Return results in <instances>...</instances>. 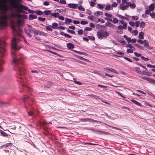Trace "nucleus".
Returning <instances> with one entry per match:
<instances>
[{
    "label": "nucleus",
    "instance_id": "obj_9",
    "mask_svg": "<svg viewBox=\"0 0 155 155\" xmlns=\"http://www.w3.org/2000/svg\"><path fill=\"white\" fill-rule=\"evenodd\" d=\"M34 34V36H37V35H40L45 36L46 34L44 32L38 30H35L33 31Z\"/></svg>",
    "mask_w": 155,
    "mask_h": 155
},
{
    "label": "nucleus",
    "instance_id": "obj_17",
    "mask_svg": "<svg viewBox=\"0 0 155 155\" xmlns=\"http://www.w3.org/2000/svg\"><path fill=\"white\" fill-rule=\"evenodd\" d=\"M16 16L18 18H23L26 19L27 18V16L25 15H21L19 14H16Z\"/></svg>",
    "mask_w": 155,
    "mask_h": 155
},
{
    "label": "nucleus",
    "instance_id": "obj_22",
    "mask_svg": "<svg viewBox=\"0 0 155 155\" xmlns=\"http://www.w3.org/2000/svg\"><path fill=\"white\" fill-rule=\"evenodd\" d=\"M72 51H73L75 52V53H77V54H82V55H87V54L86 53H84V52H81V51H76V50H72Z\"/></svg>",
    "mask_w": 155,
    "mask_h": 155
},
{
    "label": "nucleus",
    "instance_id": "obj_10",
    "mask_svg": "<svg viewBox=\"0 0 155 155\" xmlns=\"http://www.w3.org/2000/svg\"><path fill=\"white\" fill-rule=\"evenodd\" d=\"M17 24L18 26H22L25 25V23L23 20L18 18L17 19Z\"/></svg>",
    "mask_w": 155,
    "mask_h": 155
},
{
    "label": "nucleus",
    "instance_id": "obj_49",
    "mask_svg": "<svg viewBox=\"0 0 155 155\" xmlns=\"http://www.w3.org/2000/svg\"><path fill=\"white\" fill-rule=\"evenodd\" d=\"M88 23L87 21H81V24L82 25H85Z\"/></svg>",
    "mask_w": 155,
    "mask_h": 155
},
{
    "label": "nucleus",
    "instance_id": "obj_30",
    "mask_svg": "<svg viewBox=\"0 0 155 155\" xmlns=\"http://www.w3.org/2000/svg\"><path fill=\"white\" fill-rule=\"evenodd\" d=\"M107 70H108V71H111L112 72L116 74L118 73L117 71H116L114 69H113L110 68H107Z\"/></svg>",
    "mask_w": 155,
    "mask_h": 155
},
{
    "label": "nucleus",
    "instance_id": "obj_20",
    "mask_svg": "<svg viewBox=\"0 0 155 155\" xmlns=\"http://www.w3.org/2000/svg\"><path fill=\"white\" fill-rule=\"evenodd\" d=\"M51 11L49 10H45L43 12V15H50L51 14Z\"/></svg>",
    "mask_w": 155,
    "mask_h": 155
},
{
    "label": "nucleus",
    "instance_id": "obj_21",
    "mask_svg": "<svg viewBox=\"0 0 155 155\" xmlns=\"http://www.w3.org/2000/svg\"><path fill=\"white\" fill-rule=\"evenodd\" d=\"M37 17V16L35 15L31 14L29 15L28 18L29 20H31L33 19H35Z\"/></svg>",
    "mask_w": 155,
    "mask_h": 155
},
{
    "label": "nucleus",
    "instance_id": "obj_3",
    "mask_svg": "<svg viewBox=\"0 0 155 155\" xmlns=\"http://www.w3.org/2000/svg\"><path fill=\"white\" fill-rule=\"evenodd\" d=\"M9 3L13 8L18 9V11H21L20 9L25 10H28V7L20 4L19 0H16V1H13L12 0H10Z\"/></svg>",
    "mask_w": 155,
    "mask_h": 155
},
{
    "label": "nucleus",
    "instance_id": "obj_47",
    "mask_svg": "<svg viewBox=\"0 0 155 155\" xmlns=\"http://www.w3.org/2000/svg\"><path fill=\"white\" fill-rule=\"evenodd\" d=\"M38 19L39 21H45V19H46L45 18L40 17H38Z\"/></svg>",
    "mask_w": 155,
    "mask_h": 155
},
{
    "label": "nucleus",
    "instance_id": "obj_37",
    "mask_svg": "<svg viewBox=\"0 0 155 155\" xmlns=\"http://www.w3.org/2000/svg\"><path fill=\"white\" fill-rule=\"evenodd\" d=\"M105 15L107 18H111L112 17V15L111 14H109L107 13H104Z\"/></svg>",
    "mask_w": 155,
    "mask_h": 155
},
{
    "label": "nucleus",
    "instance_id": "obj_55",
    "mask_svg": "<svg viewBox=\"0 0 155 155\" xmlns=\"http://www.w3.org/2000/svg\"><path fill=\"white\" fill-rule=\"evenodd\" d=\"M67 31L68 32L72 34H74L75 32L73 30H71L68 29L67 30Z\"/></svg>",
    "mask_w": 155,
    "mask_h": 155
},
{
    "label": "nucleus",
    "instance_id": "obj_19",
    "mask_svg": "<svg viewBox=\"0 0 155 155\" xmlns=\"http://www.w3.org/2000/svg\"><path fill=\"white\" fill-rule=\"evenodd\" d=\"M116 53L117 54L119 55H115V56L117 57H121L122 56H124V53L120 51H116Z\"/></svg>",
    "mask_w": 155,
    "mask_h": 155
},
{
    "label": "nucleus",
    "instance_id": "obj_14",
    "mask_svg": "<svg viewBox=\"0 0 155 155\" xmlns=\"http://www.w3.org/2000/svg\"><path fill=\"white\" fill-rule=\"evenodd\" d=\"M67 5L68 7L73 9L76 8L78 6V4L74 3L68 4Z\"/></svg>",
    "mask_w": 155,
    "mask_h": 155
},
{
    "label": "nucleus",
    "instance_id": "obj_41",
    "mask_svg": "<svg viewBox=\"0 0 155 155\" xmlns=\"http://www.w3.org/2000/svg\"><path fill=\"white\" fill-rule=\"evenodd\" d=\"M92 30V28L88 27H86L84 29V31L85 32H87L88 31H91Z\"/></svg>",
    "mask_w": 155,
    "mask_h": 155
},
{
    "label": "nucleus",
    "instance_id": "obj_60",
    "mask_svg": "<svg viewBox=\"0 0 155 155\" xmlns=\"http://www.w3.org/2000/svg\"><path fill=\"white\" fill-rule=\"evenodd\" d=\"M140 21H137L135 22V25H136V27H138L139 26V25H140Z\"/></svg>",
    "mask_w": 155,
    "mask_h": 155
},
{
    "label": "nucleus",
    "instance_id": "obj_58",
    "mask_svg": "<svg viewBox=\"0 0 155 155\" xmlns=\"http://www.w3.org/2000/svg\"><path fill=\"white\" fill-rule=\"evenodd\" d=\"M58 18L61 20H64V17L62 16H60V15H59V17H58Z\"/></svg>",
    "mask_w": 155,
    "mask_h": 155
},
{
    "label": "nucleus",
    "instance_id": "obj_57",
    "mask_svg": "<svg viewBox=\"0 0 155 155\" xmlns=\"http://www.w3.org/2000/svg\"><path fill=\"white\" fill-rule=\"evenodd\" d=\"M90 4V5L92 7H94L95 4V3L93 1H91Z\"/></svg>",
    "mask_w": 155,
    "mask_h": 155
},
{
    "label": "nucleus",
    "instance_id": "obj_39",
    "mask_svg": "<svg viewBox=\"0 0 155 155\" xmlns=\"http://www.w3.org/2000/svg\"><path fill=\"white\" fill-rule=\"evenodd\" d=\"M78 9L81 11H84L85 9L81 5H80L78 7Z\"/></svg>",
    "mask_w": 155,
    "mask_h": 155
},
{
    "label": "nucleus",
    "instance_id": "obj_34",
    "mask_svg": "<svg viewBox=\"0 0 155 155\" xmlns=\"http://www.w3.org/2000/svg\"><path fill=\"white\" fill-rule=\"evenodd\" d=\"M35 13L38 15H43V12H42L40 10H37L35 11Z\"/></svg>",
    "mask_w": 155,
    "mask_h": 155
},
{
    "label": "nucleus",
    "instance_id": "obj_50",
    "mask_svg": "<svg viewBox=\"0 0 155 155\" xmlns=\"http://www.w3.org/2000/svg\"><path fill=\"white\" fill-rule=\"evenodd\" d=\"M59 2L61 4H65L66 3V1L65 0H60Z\"/></svg>",
    "mask_w": 155,
    "mask_h": 155
},
{
    "label": "nucleus",
    "instance_id": "obj_52",
    "mask_svg": "<svg viewBox=\"0 0 155 155\" xmlns=\"http://www.w3.org/2000/svg\"><path fill=\"white\" fill-rule=\"evenodd\" d=\"M150 16L152 18H154L155 17V13L153 12L150 14Z\"/></svg>",
    "mask_w": 155,
    "mask_h": 155
},
{
    "label": "nucleus",
    "instance_id": "obj_44",
    "mask_svg": "<svg viewBox=\"0 0 155 155\" xmlns=\"http://www.w3.org/2000/svg\"><path fill=\"white\" fill-rule=\"evenodd\" d=\"M132 20H137L139 19L138 17L137 16H132Z\"/></svg>",
    "mask_w": 155,
    "mask_h": 155
},
{
    "label": "nucleus",
    "instance_id": "obj_59",
    "mask_svg": "<svg viewBox=\"0 0 155 155\" xmlns=\"http://www.w3.org/2000/svg\"><path fill=\"white\" fill-rule=\"evenodd\" d=\"M127 52L128 53H132L133 52V51L132 50L128 49L127 50Z\"/></svg>",
    "mask_w": 155,
    "mask_h": 155
},
{
    "label": "nucleus",
    "instance_id": "obj_64",
    "mask_svg": "<svg viewBox=\"0 0 155 155\" xmlns=\"http://www.w3.org/2000/svg\"><path fill=\"white\" fill-rule=\"evenodd\" d=\"M43 5L45 6H48L49 5V3L48 2H43Z\"/></svg>",
    "mask_w": 155,
    "mask_h": 155
},
{
    "label": "nucleus",
    "instance_id": "obj_31",
    "mask_svg": "<svg viewBox=\"0 0 155 155\" xmlns=\"http://www.w3.org/2000/svg\"><path fill=\"white\" fill-rule=\"evenodd\" d=\"M52 26L51 25H49L48 26L46 25L45 26V28L46 29L50 31H52V29L51 28Z\"/></svg>",
    "mask_w": 155,
    "mask_h": 155
},
{
    "label": "nucleus",
    "instance_id": "obj_29",
    "mask_svg": "<svg viewBox=\"0 0 155 155\" xmlns=\"http://www.w3.org/2000/svg\"><path fill=\"white\" fill-rule=\"evenodd\" d=\"M97 5L98 8L100 9H102L104 8L105 6L104 4L102 5L100 4H98Z\"/></svg>",
    "mask_w": 155,
    "mask_h": 155
},
{
    "label": "nucleus",
    "instance_id": "obj_11",
    "mask_svg": "<svg viewBox=\"0 0 155 155\" xmlns=\"http://www.w3.org/2000/svg\"><path fill=\"white\" fill-rule=\"evenodd\" d=\"M128 8L127 3V4H120V9L122 10H125Z\"/></svg>",
    "mask_w": 155,
    "mask_h": 155
},
{
    "label": "nucleus",
    "instance_id": "obj_12",
    "mask_svg": "<svg viewBox=\"0 0 155 155\" xmlns=\"http://www.w3.org/2000/svg\"><path fill=\"white\" fill-rule=\"evenodd\" d=\"M105 19L109 21H112L114 24H116L118 21V19L115 18H114L113 20L111 18H107L106 17L105 18Z\"/></svg>",
    "mask_w": 155,
    "mask_h": 155
},
{
    "label": "nucleus",
    "instance_id": "obj_43",
    "mask_svg": "<svg viewBox=\"0 0 155 155\" xmlns=\"http://www.w3.org/2000/svg\"><path fill=\"white\" fill-rule=\"evenodd\" d=\"M94 17V16L92 15H89L87 16V18L88 19H89L92 21H93Z\"/></svg>",
    "mask_w": 155,
    "mask_h": 155
},
{
    "label": "nucleus",
    "instance_id": "obj_40",
    "mask_svg": "<svg viewBox=\"0 0 155 155\" xmlns=\"http://www.w3.org/2000/svg\"><path fill=\"white\" fill-rule=\"evenodd\" d=\"M131 101H132V102H133L134 104H135L138 105L140 106H141V104L139 102H137V101L135 100H131Z\"/></svg>",
    "mask_w": 155,
    "mask_h": 155
},
{
    "label": "nucleus",
    "instance_id": "obj_62",
    "mask_svg": "<svg viewBox=\"0 0 155 155\" xmlns=\"http://www.w3.org/2000/svg\"><path fill=\"white\" fill-rule=\"evenodd\" d=\"M145 24V23L144 22H141L140 23V26L141 27H144Z\"/></svg>",
    "mask_w": 155,
    "mask_h": 155
},
{
    "label": "nucleus",
    "instance_id": "obj_15",
    "mask_svg": "<svg viewBox=\"0 0 155 155\" xmlns=\"http://www.w3.org/2000/svg\"><path fill=\"white\" fill-rule=\"evenodd\" d=\"M127 5L128 7L129 6L131 9H134L136 7V5L134 3H132L130 2H127Z\"/></svg>",
    "mask_w": 155,
    "mask_h": 155
},
{
    "label": "nucleus",
    "instance_id": "obj_5",
    "mask_svg": "<svg viewBox=\"0 0 155 155\" xmlns=\"http://www.w3.org/2000/svg\"><path fill=\"white\" fill-rule=\"evenodd\" d=\"M8 18V15L6 14L2 15L0 18V26L5 27L7 25V20Z\"/></svg>",
    "mask_w": 155,
    "mask_h": 155
},
{
    "label": "nucleus",
    "instance_id": "obj_42",
    "mask_svg": "<svg viewBox=\"0 0 155 155\" xmlns=\"http://www.w3.org/2000/svg\"><path fill=\"white\" fill-rule=\"evenodd\" d=\"M65 22L66 23H71L72 22V20L70 19L66 18L65 19Z\"/></svg>",
    "mask_w": 155,
    "mask_h": 155
},
{
    "label": "nucleus",
    "instance_id": "obj_6",
    "mask_svg": "<svg viewBox=\"0 0 155 155\" xmlns=\"http://www.w3.org/2000/svg\"><path fill=\"white\" fill-rule=\"evenodd\" d=\"M97 35L99 39H102L109 35V33L106 31L101 30L97 32Z\"/></svg>",
    "mask_w": 155,
    "mask_h": 155
},
{
    "label": "nucleus",
    "instance_id": "obj_16",
    "mask_svg": "<svg viewBox=\"0 0 155 155\" xmlns=\"http://www.w3.org/2000/svg\"><path fill=\"white\" fill-rule=\"evenodd\" d=\"M67 47L68 49H71L74 48V45L71 43H68L67 44Z\"/></svg>",
    "mask_w": 155,
    "mask_h": 155
},
{
    "label": "nucleus",
    "instance_id": "obj_63",
    "mask_svg": "<svg viewBox=\"0 0 155 155\" xmlns=\"http://www.w3.org/2000/svg\"><path fill=\"white\" fill-rule=\"evenodd\" d=\"M126 46L129 48H133V47L132 45L130 44H127Z\"/></svg>",
    "mask_w": 155,
    "mask_h": 155
},
{
    "label": "nucleus",
    "instance_id": "obj_53",
    "mask_svg": "<svg viewBox=\"0 0 155 155\" xmlns=\"http://www.w3.org/2000/svg\"><path fill=\"white\" fill-rule=\"evenodd\" d=\"M25 31L26 32V33L28 35L29 37H31V35L30 34V31L29 29L28 30V31L26 29H25Z\"/></svg>",
    "mask_w": 155,
    "mask_h": 155
},
{
    "label": "nucleus",
    "instance_id": "obj_36",
    "mask_svg": "<svg viewBox=\"0 0 155 155\" xmlns=\"http://www.w3.org/2000/svg\"><path fill=\"white\" fill-rule=\"evenodd\" d=\"M55 11H58L59 12L62 13V12H65L66 11V10L64 9H56L55 10Z\"/></svg>",
    "mask_w": 155,
    "mask_h": 155
},
{
    "label": "nucleus",
    "instance_id": "obj_2",
    "mask_svg": "<svg viewBox=\"0 0 155 155\" xmlns=\"http://www.w3.org/2000/svg\"><path fill=\"white\" fill-rule=\"evenodd\" d=\"M5 45V42L0 40V71H1L3 70L1 65L4 63V61L2 58L5 55L6 52V50L4 47Z\"/></svg>",
    "mask_w": 155,
    "mask_h": 155
},
{
    "label": "nucleus",
    "instance_id": "obj_54",
    "mask_svg": "<svg viewBox=\"0 0 155 155\" xmlns=\"http://www.w3.org/2000/svg\"><path fill=\"white\" fill-rule=\"evenodd\" d=\"M83 33V31L82 30L80 29L78 31V34L79 35H81Z\"/></svg>",
    "mask_w": 155,
    "mask_h": 155
},
{
    "label": "nucleus",
    "instance_id": "obj_7",
    "mask_svg": "<svg viewBox=\"0 0 155 155\" xmlns=\"http://www.w3.org/2000/svg\"><path fill=\"white\" fill-rule=\"evenodd\" d=\"M11 28L13 31L16 32L17 33L21 32V30L18 28L15 23L12 21H11Z\"/></svg>",
    "mask_w": 155,
    "mask_h": 155
},
{
    "label": "nucleus",
    "instance_id": "obj_45",
    "mask_svg": "<svg viewBox=\"0 0 155 155\" xmlns=\"http://www.w3.org/2000/svg\"><path fill=\"white\" fill-rule=\"evenodd\" d=\"M139 38L140 39H143V33L142 32H141L140 33L139 35Z\"/></svg>",
    "mask_w": 155,
    "mask_h": 155
},
{
    "label": "nucleus",
    "instance_id": "obj_18",
    "mask_svg": "<svg viewBox=\"0 0 155 155\" xmlns=\"http://www.w3.org/2000/svg\"><path fill=\"white\" fill-rule=\"evenodd\" d=\"M94 14L97 16H99L100 15H102L103 14V12L101 11H97L94 12Z\"/></svg>",
    "mask_w": 155,
    "mask_h": 155
},
{
    "label": "nucleus",
    "instance_id": "obj_61",
    "mask_svg": "<svg viewBox=\"0 0 155 155\" xmlns=\"http://www.w3.org/2000/svg\"><path fill=\"white\" fill-rule=\"evenodd\" d=\"M134 54L135 55V56L137 57L141 56V54L140 53H138L137 52H134Z\"/></svg>",
    "mask_w": 155,
    "mask_h": 155
},
{
    "label": "nucleus",
    "instance_id": "obj_27",
    "mask_svg": "<svg viewBox=\"0 0 155 155\" xmlns=\"http://www.w3.org/2000/svg\"><path fill=\"white\" fill-rule=\"evenodd\" d=\"M123 37L124 38L126 39L128 42H131V39L130 38L128 37L127 36L125 35H124Z\"/></svg>",
    "mask_w": 155,
    "mask_h": 155
},
{
    "label": "nucleus",
    "instance_id": "obj_46",
    "mask_svg": "<svg viewBox=\"0 0 155 155\" xmlns=\"http://www.w3.org/2000/svg\"><path fill=\"white\" fill-rule=\"evenodd\" d=\"M132 33L134 35H137L138 33V31L137 30H134L133 31Z\"/></svg>",
    "mask_w": 155,
    "mask_h": 155
},
{
    "label": "nucleus",
    "instance_id": "obj_32",
    "mask_svg": "<svg viewBox=\"0 0 155 155\" xmlns=\"http://www.w3.org/2000/svg\"><path fill=\"white\" fill-rule=\"evenodd\" d=\"M52 27L54 29H57V26H58V24L55 22H54L52 24Z\"/></svg>",
    "mask_w": 155,
    "mask_h": 155
},
{
    "label": "nucleus",
    "instance_id": "obj_28",
    "mask_svg": "<svg viewBox=\"0 0 155 155\" xmlns=\"http://www.w3.org/2000/svg\"><path fill=\"white\" fill-rule=\"evenodd\" d=\"M0 132L2 135L4 137H7L8 136V134L0 130Z\"/></svg>",
    "mask_w": 155,
    "mask_h": 155
},
{
    "label": "nucleus",
    "instance_id": "obj_33",
    "mask_svg": "<svg viewBox=\"0 0 155 155\" xmlns=\"http://www.w3.org/2000/svg\"><path fill=\"white\" fill-rule=\"evenodd\" d=\"M77 57L79 59H80L81 60H84V61H87V62H89V61L88 60L86 59H85V58H84L82 57H80L79 56H77Z\"/></svg>",
    "mask_w": 155,
    "mask_h": 155
},
{
    "label": "nucleus",
    "instance_id": "obj_38",
    "mask_svg": "<svg viewBox=\"0 0 155 155\" xmlns=\"http://www.w3.org/2000/svg\"><path fill=\"white\" fill-rule=\"evenodd\" d=\"M149 43L148 41H146V48H147L150 50L152 49V47L149 46Z\"/></svg>",
    "mask_w": 155,
    "mask_h": 155
},
{
    "label": "nucleus",
    "instance_id": "obj_56",
    "mask_svg": "<svg viewBox=\"0 0 155 155\" xmlns=\"http://www.w3.org/2000/svg\"><path fill=\"white\" fill-rule=\"evenodd\" d=\"M129 24L130 26L132 27L134 26L135 25V23L133 21H130L129 22Z\"/></svg>",
    "mask_w": 155,
    "mask_h": 155
},
{
    "label": "nucleus",
    "instance_id": "obj_48",
    "mask_svg": "<svg viewBox=\"0 0 155 155\" xmlns=\"http://www.w3.org/2000/svg\"><path fill=\"white\" fill-rule=\"evenodd\" d=\"M64 34L63 35L62 34H61L62 35H63L65 37H66L67 38H71V36L69 35L68 34H66V33H64L63 32H62Z\"/></svg>",
    "mask_w": 155,
    "mask_h": 155
},
{
    "label": "nucleus",
    "instance_id": "obj_13",
    "mask_svg": "<svg viewBox=\"0 0 155 155\" xmlns=\"http://www.w3.org/2000/svg\"><path fill=\"white\" fill-rule=\"evenodd\" d=\"M105 25L106 26L108 27H110L115 29L116 28L117 26H116L112 23L108 21L105 23Z\"/></svg>",
    "mask_w": 155,
    "mask_h": 155
},
{
    "label": "nucleus",
    "instance_id": "obj_1",
    "mask_svg": "<svg viewBox=\"0 0 155 155\" xmlns=\"http://www.w3.org/2000/svg\"><path fill=\"white\" fill-rule=\"evenodd\" d=\"M19 41L14 38L11 41V54L12 58V63L16 67L17 73L16 77L19 78L17 80L18 81L21 83H25L26 81L25 79L19 77V76H22L24 74V69L22 65V59L23 55L21 54H15L16 51L19 50L20 47L19 44Z\"/></svg>",
    "mask_w": 155,
    "mask_h": 155
},
{
    "label": "nucleus",
    "instance_id": "obj_4",
    "mask_svg": "<svg viewBox=\"0 0 155 155\" xmlns=\"http://www.w3.org/2000/svg\"><path fill=\"white\" fill-rule=\"evenodd\" d=\"M120 22L121 24L123 25L122 26L121 25H120L117 27H116V28H117L116 31L118 33L122 34L123 32L121 30L123 29H125L127 28V23L126 21L123 20H120Z\"/></svg>",
    "mask_w": 155,
    "mask_h": 155
},
{
    "label": "nucleus",
    "instance_id": "obj_23",
    "mask_svg": "<svg viewBox=\"0 0 155 155\" xmlns=\"http://www.w3.org/2000/svg\"><path fill=\"white\" fill-rule=\"evenodd\" d=\"M155 7V4H152L149 6V9L150 11H153Z\"/></svg>",
    "mask_w": 155,
    "mask_h": 155
},
{
    "label": "nucleus",
    "instance_id": "obj_26",
    "mask_svg": "<svg viewBox=\"0 0 155 155\" xmlns=\"http://www.w3.org/2000/svg\"><path fill=\"white\" fill-rule=\"evenodd\" d=\"M116 16L117 17H119L120 18L122 19H125L126 20H127V18L124 16H122L121 15H120L119 14H117Z\"/></svg>",
    "mask_w": 155,
    "mask_h": 155
},
{
    "label": "nucleus",
    "instance_id": "obj_24",
    "mask_svg": "<svg viewBox=\"0 0 155 155\" xmlns=\"http://www.w3.org/2000/svg\"><path fill=\"white\" fill-rule=\"evenodd\" d=\"M59 14L58 13H51V16L54 17L55 18H58L59 17Z\"/></svg>",
    "mask_w": 155,
    "mask_h": 155
},
{
    "label": "nucleus",
    "instance_id": "obj_51",
    "mask_svg": "<svg viewBox=\"0 0 155 155\" xmlns=\"http://www.w3.org/2000/svg\"><path fill=\"white\" fill-rule=\"evenodd\" d=\"M117 5V4L116 2H114L112 4V5L111 6H112V7H116Z\"/></svg>",
    "mask_w": 155,
    "mask_h": 155
},
{
    "label": "nucleus",
    "instance_id": "obj_35",
    "mask_svg": "<svg viewBox=\"0 0 155 155\" xmlns=\"http://www.w3.org/2000/svg\"><path fill=\"white\" fill-rule=\"evenodd\" d=\"M146 80L149 81V82L155 83V80L146 77Z\"/></svg>",
    "mask_w": 155,
    "mask_h": 155
},
{
    "label": "nucleus",
    "instance_id": "obj_8",
    "mask_svg": "<svg viewBox=\"0 0 155 155\" xmlns=\"http://www.w3.org/2000/svg\"><path fill=\"white\" fill-rule=\"evenodd\" d=\"M134 70L135 71L140 74L145 75V72L144 70H143L142 69L137 68L135 67L134 68Z\"/></svg>",
    "mask_w": 155,
    "mask_h": 155
},
{
    "label": "nucleus",
    "instance_id": "obj_25",
    "mask_svg": "<svg viewBox=\"0 0 155 155\" xmlns=\"http://www.w3.org/2000/svg\"><path fill=\"white\" fill-rule=\"evenodd\" d=\"M105 10L107 11L110 10L111 9H112V6L110 5H107L105 8Z\"/></svg>",
    "mask_w": 155,
    "mask_h": 155
}]
</instances>
